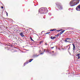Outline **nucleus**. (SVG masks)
<instances>
[{
    "mask_svg": "<svg viewBox=\"0 0 80 80\" xmlns=\"http://www.w3.org/2000/svg\"><path fill=\"white\" fill-rule=\"evenodd\" d=\"M69 4L70 6H73L76 5L77 4H76L75 2H74L72 0L71 2H69Z\"/></svg>",
    "mask_w": 80,
    "mask_h": 80,
    "instance_id": "obj_1",
    "label": "nucleus"
},
{
    "mask_svg": "<svg viewBox=\"0 0 80 80\" xmlns=\"http://www.w3.org/2000/svg\"><path fill=\"white\" fill-rule=\"evenodd\" d=\"M56 4L57 6L58 5V7L60 9H62L63 8L62 7V6L61 3L59 2H57Z\"/></svg>",
    "mask_w": 80,
    "mask_h": 80,
    "instance_id": "obj_2",
    "label": "nucleus"
},
{
    "mask_svg": "<svg viewBox=\"0 0 80 80\" xmlns=\"http://www.w3.org/2000/svg\"><path fill=\"white\" fill-rule=\"evenodd\" d=\"M72 1L73 2H74V3H75L76 5L79 3L80 1L79 0H72Z\"/></svg>",
    "mask_w": 80,
    "mask_h": 80,
    "instance_id": "obj_3",
    "label": "nucleus"
},
{
    "mask_svg": "<svg viewBox=\"0 0 80 80\" xmlns=\"http://www.w3.org/2000/svg\"><path fill=\"white\" fill-rule=\"evenodd\" d=\"M76 58L78 59H80V53H79L78 54H76Z\"/></svg>",
    "mask_w": 80,
    "mask_h": 80,
    "instance_id": "obj_4",
    "label": "nucleus"
},
{
    "mask_svg": "<svg viewBox=\"0 0 80 80\" xmlns=\"http://www.w3.org/2000/svg\"><path fill=\"white\" fill-rule=\"evenodd\" d=\"M76 9V10L78 11H80V5H79L77 7Z\"/></svg>",
    "mask_w": 80,
    "mask_h": 80,
    "instance_id": "obj_5",
    "label": "nucleus"
},
{
    "mask_svg": "<svg viewBox=\"0 0 80 80\" xmlns=\"http://www.w3.org/2000/svg\"><path fill=\"white\" fill-rule=\"evenodd\" d=\"M52 45H53V44H52L50 46L51 48V49H53L54 48H56V49H57V47L56 46H53V47H52Z\"/></svg>",
    "mask_w": 80,
    "mask_h": 80,
    "instance_id": "obj_6",
    "label": "nucleus"
},
{
    "mask_svg": "<svg viewBox=\"0 0 80 80\" xmlns=\"http://www.w3.org/2000/svg\"><path fill=\"white\" fill-rule=\"evenodd\" d=\"M72 45H73V51H75V50L76 49V47L75 46V45L74 43H72Z\"/></svg>",
    "mask_w": 80,
    "mask_h": 80,
    "instance_id": "obj_7",
    "label": "nucleus"
},
{
    "mask_svg": "<svg viewBox=\"0 0 80 80\" xmlns=\"http://www.w3.org/2000/svg\"><path fill=\"white\" fill-rule=\"evenodd\" d=\"M23 32H20L19 33V35L20 36H21L22 37H24V35L23 34Z\"/></svg>",
    "mask_w": 80,
    "mask_h": 80,
    "instance_id": "obj_8",
    "label": "nucleus"
},
{
    "mask_svg": "<svg viewBox=\"0 0 80 80\" xmlns=\"http://www.w3.org/2000/svg\"><path fill=\"white\" fill-rule=\"evenodd\" d=\"M33 59H30L29 60L28 62H26V63L28 64V63H29V62H32V61L33 60Z\"/></svg>",
    "mask_w": 80,
    "mask_h": 80,
    "instance_id": "obj_9",
    "label": "nucleus"
},
{
    "mask_svg": "<svg viewBox=\"0 0 80 80\" xmlns=\"http://www.w3.org/2000/svg\"><path fill=\"white\" fill-rule=\"evenodd\" d=\"M50 38L52 40H54L56 38V37H53V36H51Z\"/></svg>",
    "mask_w": 80,
    "mask_h": 80,
    "instance_id": "obj_10",
    "label": "nucleus"
},
{
    "mask_svg": "<svg viewBox=\"0 0 80 80\" xmlns=\"http://www.w3.org/2000/svg\"><path fill=\"white\" fill-rule=\"evenodd\" d=\"M40 12H43V13H46V12H44V10H43V9H40Z\"/></svg>",
    "mask_w": 80,
    "mask_h": 80,
    "instance_id": "obj_11",
    "label": "nucleus"
},
{
    "mask_svg": "<svg viewBox=\"0 0 80 80\" xmlns=\"http://www.w3.org/2000/svg\"><path fill=\"white\" fill-rule=\"evenodd\" d=\"M65 31V30H64L62 31H61V32H60V35H61V34H62V33H63Z\"/></svg>",
    "mask_w": 80,
    "mask_h": 80,
    "instance_id": "obj_12",
    "label": "nucleus"
},
{
    "mask_svg": "<svg viewBox=\"0 0 80 80\" xmlns=\"http://www.w3.org/2000/svg\"><path fill=\"white\" fill-rule=\"evenodd\" d=\"M18 32H20V33L21 32H22V29L21 28H19L18 31Z\"/></svg>",
    "mask_w": 80,
    "mask_h": 80,
    "instance_id": "obj_13",
    "label": "nucleus"
},
{
    "mask_svg": "<svg viewBox=\"0 0 80 80\" xmlns=\"http://www.w3.org/2000/svg\"><path fill=\"white\" fill-rule=\"evenodd\" d=\"M56 30H57L56 29H52V30H50V31L51 32V31H56Z\"/></svg>",
    "mask_w": 80,
    "mask_h": 80,
    "instance_id": "obj_14",
    "label": "nucleus"
},
{
    "mask_svg": "<svg viewBox=\"0 0 80 80\" xmlns=\"http://www.w3.org/2000/svg\"><path fill=\"white\" fill-rule=\"evenodd\" d=\"M64 41L66 42H68L69 43H71V42L70 41H68L67 40H65Z\"/></svg>",
    "mask_w": 80,
    "mask_h": 80,
    "instance_id": "obj_15",
    "label": "nucleus"
},
{
    "mask_svg": "<svg viewBox=\"0 0 80 80\" xmlns=\"http://www.w3.org/2000/svg\"><path fill=\"white\" fill-rule=\"evenodd\" d=\"M43 43V41H41V42H40L39 44H40V45H41V44L42 43Z\"/></svg>",
    "mask_w": 80,
    "mask_h": 80,
    "instance_id": "obj_16",
    "label": "nucleus"
},
{
    "mask_svg": "<svg viewBox=\"0 0 80 80\" xmlns=\"http://www.w3.org/2000/svg\"><path fill=\"white\" fill-rule=\"evenodd\" d=\"M62 29H61V30H58L56 31L57 32H59L62 31Z\"/></svg>",
    "mask_w": 80,
    "mask_h": 80,
    "instance_id": "obj_17",
    "label": "nucleus"
},
{
    "mask_svg": "<svg viewBox=\"0 0 80 80\" xmlns=\"http://www.w3.org/2000/svg\"><path fill=\"white\" fill-rule=\"evenodd\" d=\"M66 40H71V39L70 38H66Z\"/></svg>",
    "mask_w": 80,
    "mask_h": 80,
    "instance_id": "obj_18",
    "label": "nucleus"
},
{
    "mask_svg": "<svg viewBox=\"0 0 80 80\" xmlns=\"http://www.w3.org/2000/svg\"><path fill=\"white\" fill-rule=\"evenodd\" d=\"M40 20H43V19L42 18H40Z\"/></svg>",
    "mask_w": 80,
    "mask_h": 80,
    "instance_id": "obj_19",
    "label": "nucleus"
},
{
    "mask_svg": "<svg viewBox=\"0 0 80 80\" xmlns=\"http://www.w3.org/2000/svg\"><path fill=\"white\" fill-rule=\"evenodd\" d=\"M50 33V32H47V33H45V34H49Z\"/></svg>",
    "mask_w": 80,
    "mask_h": 80,
    "instance_id": "obj_20",
    "label": "nucleus"
},
{
    "mask_svg": "<svg viewBox=\"0 0 80 80\" xmlns=\"http://www.w3.org/2000/svg\"><path fill=\"white\" fill-rule=\"evenodd\" d=\"M47 51V50L46 49H44V52H45Z\"/></svg>",
    "mask_w": 80,
    "mask_h": 80,
    "instance_id": "obj_21",
    "label": "nucleus"
},
{
    "mask_svg": "<svg viewBox=\"0 0 80 80\" xmlns=\"http://www.w3.org/2000/svg\"><path fill=\"white\" fill-rule=\"evenodd\" d=\"M60 34L59 33H58L57 35V36H59V35H60Z\"/></svg>",
    "mask_w": 80,
    "mask_h": 80,
    "instance_id": "obj_22",
    "label": "nucleus"
},
{
    "mask_svg": "<svg viewBox=\"0 0 80 80\" xmlns=\"http://www.w3.org/2000/svg\"><path fill=\"white\" fill-rule=\"evenodd\" d=\"M43 52H42V53H40V55H41V54H43Z\"/></svg>",
    "mask_w": 80,
    "mask_h": 80,
    "instance_id": "obj_23",
    "label": "nucleus"
},
{
    "mask_svg": "<svg viewBox=\"0 0 80 80\" xmlns=\"http://www.w3.org/2000/svg\"><path fill=\"white\" fill-rule=\"evenodd\" d=\"M69 46V48H68V50H69V49H70V46Z\"/></svg>",
    "mask_w": 80,
    "mask_h": 80,
    "instance_id": "obj_24",
    "label": "nucleus"
},
{
    "mask_svg": "<svg viewBox=\"0 0 80 80\" xmlns=\"http://www.w3.org/2000/svg\"><path fill=\"white\" fill-rule=\"evenodd\" d=\"M28 31H27V32H26V33H28Z\"/></svg>",
    "mask_w": 80,
    "mask_h": 80,
    "instance_id": "obj_25",
    "label": "nucleus"
},
{
    "mask_svg": "<svg viewBox=\"0 0 80 80\" xmlns=\"http://www.w3.org/2000/svg\"><path fill=\"white\" fill-rule=\"evenodd\" d=\"M30 38L31 39H32V38L31 37H30Z\"/></svg>",
    "mask_w": 80,
    "mask_h": 80,
    "instance_id": "obj_26",
    "label": "nucleus"
},
{
    "mask_svg": "<svg viewBox=\"0 0 80 80\" xmlns=\"http://www.w3.org/2000/svg\"><path fill=\"white\" fill-rule=\"evenodd\" d=\"M1 8H3V6H2V7H1Z\"/></svg>",
    "mask_w": 80,
    "mask_h": 80,
    "instance_id": "obj_27",
    "label": "nucleus"
},
{
    "mask_svg": "<svg viewBox=\"0 0 80 80\" xmlns=\"http://www.w3.org/2000/svg\"><path fill=\"white\" fill-rule=\"evenodd\" d=\"M56 37H58V36H57V35H56Z\"/></svg>",
    "mask_w": 80,
    "mask_h": 80,
    "instance_id": "obj_28",
    "label": "nucleus"
},
{
    "mask_svg": "<svg viewBox=\"0 0 80 80\" xmlns=\"http://www.w3.org/2000/svg\"><path fill=\"white\" fill-rule=\"evenodd\" d=\"M31 40L33 41V40L32 39H31Z\"/></svg>",
    "mask_w": 80,
    "mask_h": 80,
    "instance_id": "obj_29",
    "label": "nucleus"
},
{
    "mask_svg": "<svg viewBox=\"0 0 80 80\" xmlns=\"http://www.w3.org/2000/svg\"><path fill=\"white\" fill-rule=\"evenodd\" d=\"M47 45V43H46V45Z\"/></svg>",
    "mask_w": 80,
    "mask_h": 80,
    "instance_id": "obj_30",
    "label": "nucleus"
},
{
    "mask_svg": "<svg viewBox=\"0 0 80 80\" xmlns=\"http://www.w3.org/2000/svg\"><path fill=\"white\" fill-rule=\"evenodd\" d=\"M52 53H53L54 52V51H52Z\"/></svg>",
    "mask_w": 80,
    "mask_h": 80,
    "instance_id": "obj_31",
    "label": "nucleus"
},
{
    "mask_svg": "<svg viewBox=\"0 0 80 80\" xmlns=\"http://www.w3.org/2000/svg\"><path fill=\"white\" fill-rule=\"evenodd\" d=\"M7 16H8V14H7Z\"/></svg>",
    "mask_w": 80,
    "mask_h": 80,
    "instance_id": "obj_32",
    "label": "nucleus"
},
{
    "mask_svg": "<svg viewBox=\"0 0 80 80\" xmlns=\"http://www.w3.org/2000/svg\"><path fill=\"white\" fill-rule=\"evenodd\" d=\"M7 14H8V12H7Z\"/></svg>",
    "mask_w": 80,
    "mask_h": 80,
    "instance_id": "obj_33",
    "label": "nucleus"
},
{
    "mask_svg": "<svg viewBox=\"0 0 80 80\" xmlns=\"http://www.w3.org/2000/svg\"><path fill=\"white\" fill-rule=\"evenodd\" d=\"M39 55H38L37 56H38Z\"/></svg>",
    "mask_w": 80,
    "mask_h": 80,
    "instance_id": "obj_34",
    "label": "nucleus"
},
{
    "mask_svg": "<svg viewBox=\"0 0 80 80\" xmlns=\"http://www.w3.org/2000/svg\"><path fill=\"white\" fill-rule=\"evenodd\" d=\"M5 48H6V47H5Z\"/></svg>",
    "mask_w": 80,
    "mask_h": 80,
    "instance_id": "obj_35",
    "label": "nucleus"
},
{
    "mask_svg": "<svg viewBox=\"0 0 80 80\" xmlns=\"http://www.w3.org/2000/svg\"><path fill=\"white\" fill-rule=\"evenodd\" d=\"M79 50H80V49H79Z\"/></svg>",
    "mask_w": 80,
    "mask_h": 80,
    "instance_id": "obj_36",
    "label": "nucleus"
}]
</instances>
